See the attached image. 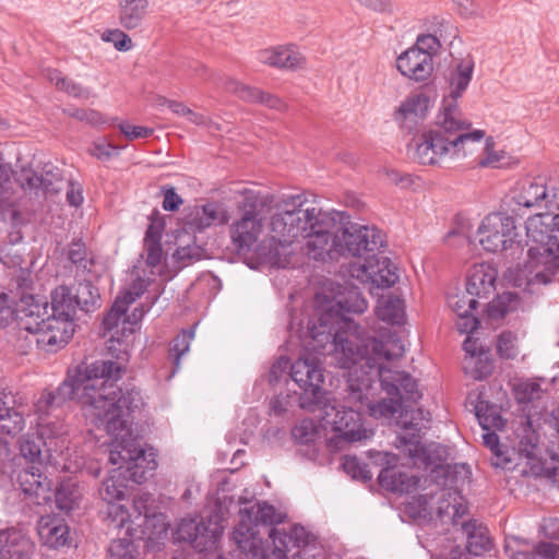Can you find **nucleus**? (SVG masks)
Wrapping results in <instances>:
<instances>
[{
  "instance_id": "5701e85b",
  "label": "nucleus",
  "mask_w": 559,
  "mask_h": 559,
  "mask_svg": "<svg viewBox=\"0 0 559 559\" xmlns=\"http://www.w3.org/2000/svg\"><path fill=\"white\" fill-rule=\"evenodd\" d=\"M498 270L491 263L474 264L467 275L466 292L478 298H488L496 290Z\"/></svg>"
},
{
  "instance_id": "393cba45",
  "label": "nucleus",
  "mask_w": 559,
  "mask_h": 559,
  "mask_svg": "<svg viewBox=\"0 0 559 559\" xmlns=\"http://www.w3.org/2000/svg\"><path fill=\"white\" fill-rule=\"evenodd\" d=\"M39 539L49 548H60L67 545L69 539V526L66 520L56 514L40 516L37 522Z\"/></svg>"
},
{
  "instance_id": "72a5a7b5",
  "label": "nucleus",
  "mask_w": 559,
  "mask_h": 559,
  "mask_svg": "<svg viewBox=\"0 0 559 559\" xmlns=\"http://www.w3.org/2000/svg\"><path fill=\"white\" fill-rule=\"evenodd\" d=\"M206 528L194 519H182L177 526L175 538L178 542L191 544L194 548L202 551L205 548L206 535L202 532Z\"/></svg>"
},
{
  "instance_id": "4c0bfd02",
  "label": "nucleus",
  "mask_w": 559,
  "mask_h": 559,
  "mask_svg": "<svg viewBox=\"0 0 559 559\" xmlns=\"http://www.w3.org/2000/svg\"><path fill=\"white\" fill-rule=\"evenodd\" d=\"M74 299L76 308L85 313L94 312L102 305L99 290L91 281L79 282Z\"/></svg>"
},
{
  "instance_id": "473e14b6",
  "label": "nucleus",
  "mask_w": 559,
  "mask_h": 559,
  "mask_svg": "<svg viewBox=\"0 0 559 559\" xmlns=\"http://www.w3.org/2000/svg\"><path fill=\"white\" fill-rule=\"evenodd\" d=\"M50 314L74 319L76 305L71 288L59 285L51 292Z\"/></svg>"
},
{
  "instance_id": "4468645a",
  "label": "nucleus",
  "mask_w": 559,
  "mask_h": 559,
  "mask_svg": "<svg viewBox=\"0 0 559 559\" xmlns=\"http://www.w3.org/2000/svg\"><path fill=\"white\" fill-rule=\"evenodd\" d=\"M415 419H417V417L413 415L412 420ZM423 427H425V425H420L419 423L414 424L411 421L406 424L403 433L396 438L395 447L404 454H407L415 465L420 464L425 467L435 465L431 469V477L436 483H439L440 478H447L450 472V465L436 463L430 451L421 442L423 436L420 431Z\"/></svg>"
},
{
  "instance_id": "1a4fd4ad",
  "label": "nucleus",
  "mask_w": 559,
  "mask_h": 559,
  "mask_svg": "<svg viewBox=\"0 0 559 559\" xmlns=\"http://www.w3.org/2000/svg\"><path fill=\"white\" fill-rule=\"evenodd\" d=\"M274 198L252 190L243 191V201L239 209L241 216L229 226L231 243L238 253H249L259 240L263 229L262 213L271 206Z\"/></svg>"
},
{
  "instance_id": "423d86ee",
  "label": "nucleus",
  "mask_w": 559,
  "mask_h": 559,
  "mask_svg": "<svg viewBox=\"0 0 559 559\" xmlns=\"http://www.w3.org/2000/svg\"><path fill=\"white\" fill-rule=\"evenodd\" d=\"M380 359H386L384 355L377 356L372 369L356 365L347 369V385L349 399L354 402H364L373 390L377 378L382 390L389 395L399 399L403 403H416L421 399L417 381L407 372L392 370L379 364Z\"/></svg>"
},
{
  "instance_id": "9d476101",
  "label": "nucleus",
  "mask_w": 559,
  "mask_h": 559,
  "mask_svg": "<svg viewBox=\"0 0 559 559\" xmlns=\"http://www.w3.org/2000/svg\"><path fill=\"white\" fill-rule=\"evenodd\" d=\"M519 438V456L526 460L531 474L545 478L559 489V456L551 453L549 461L542 457L539 435L530 419L522 426Z\"/></svg>"
},
{
  "instance_id": "c9c22d12",
  "label": "nucleus",
  "mask_w": 559,
  "mask_h": 559,
  "mask_svg": "<svg viewBox=\"0 0 559 559\" xmlns=\"http://www.w3.org/2000/svg\"><path fill=\"white\" fill-rule=\"evenodd\" d=\"M435 28L433 33L421 34L417 37L415 44L411 47L413 49H418L424 53H428L429 57L433 60V57L437 55L439 49L441 48L440 39L443 38V31L445 28L451 27L450 23L444 19H435Z\"/></svg>"
},
{
  "instance_id": "bf43d9fd",
  "label": "nucleus",
  "mask_w": 559,
  "mask_h": 559,
  "mask_svg": "<svg viewBox=\"0 0 559 559\" xmlns=\"http://www.w3.org/2000/svg\"><path fill=\"white\" fill-rule=\"evenodd\" d=\"M449 305L456 316L471 314L477 308L478 301L466 292L449 298Z\"/></svg>"
},
{
  "instance_id": "aec40b11",
  "label": "nucleus",
  "mask_w": 559,
  "mask_h": 559,
  "mask_svg": "<svg viewBox=\"0 0 559 559\" xmlns=\"http://www.w3.org/2000/svg\"><path fill=\"white\" fill-rule=\"evenodd\" d=\"M17 181L23 190L52 195L61 189L59 185L62 182V174L57 166L48 163L43 167L41 174L32 168H22Z\"/></svg>"
},
{
  "instance_id": "2eb2a0df",
  "label": "nucleus",
  "mask_w": 559,
  "mask_h": 559,
  "mask_svg": "<svg viewBox=\"0 0 559 559\" xmlns=\"http://www.w3.org/2000/svg\"><path fill=\"white\" fill-rule=\"evenodd\" d=\"M285 514L277 512L274 506L265 501L255 502L240 509V521L233 532L239 548L246 549L250 539L258 534V526L274 525L284 522Z\"/></svg>"
},
{
  "instance_id": "864d4df0",
  "label": "nucleus",
  "mask_w": 559,
  "mask_h": 559,
  "mask_svg": "<svg viewBox=\"0 0 559 559\" xmlns=\"http://www.w3.org/2000/svg\"><path fill=\"white\" fill-rule=\"evenodd\" d=\"M485 139V156L479 158L478 166L480 167H490V168H501L503 166V159L506 158V153L503 151L497 152L495 151V141L492 136Z\"/></svg>"
},
{
  "instance_id": "c756f323",
  "label": "nucleus",
  "mask_w": 559,
  "mask_h": 559,
  "mask_svg": "<svg viewBox=\"0 0 559 559\" xmlns=\"http://www.w3.org/2000/svg\"><path fill=\"white\" fill-rule=\"evenodd\" d=\"M379 485L394 493H408L417 488L418 478L408 476L393 467L382 468L378 475Z\"/></svg>"
},
{
  "instance_id": "58836bf2",
  "label": "nucleus",
  "mask_w": 559,
  "mask_h": 559,
  "mask_svg": "<svg viewBox=\"0 0 559 559\" xmlns=\"http://www.w3.org/2000/svg\"><path fill=\"white\" fill-rule=\"evenodd\" d=\"M82 493L79 485L72 479L63 480L55 490L57 508L69 513L79 506Z\"/></svg>"
},
{
  "instance_id": "603ef678",
  "label": "nucleus",
  "mask_w": 559,
  "mask_h": 559,
  "mask_svg": "<svg viewBox=\"0 0 559 559\" xmlns=\"http://www.w3.org/2000/svg\"><path fill=\"white\" fill-rule=\"evenodd\" d=\"M344 472L354 479L369 481L372 478L368 465L362 463L356 456L345 455L342 462Z\"/></svg>"
},
{
  "instance_id": "09e8293b",
  "label": "nucleus",
  "mask_w": 559,
  "mask_h": 559,
  "mask_svg": "<svg viewBox=\"0 0 559 559\" xmlns=\"http://www.w3.org/2000/svg\"><path fill=\"white\" fill-rule=\"evenodd\" d=\"M371 394V391L369 392L368 396ZM360 404H367L369 414L376 418H390L395 415V413L399 412V409L402 407L401 402L399 399L394 396H389V399H382L381 401H378L377 403H369V397L365 400L364 402H359Z\"/></svg>"
},
{
  "instance_id": "338daca9",
  "label": "nucleus",
  "mask_w": 559,
  "mask_h": 559,
  "mask_svg": "<svg viewBox=\"0 0 559 559\" xmlns=\"http://www.w3.org/2000/svg\"><path fill=\"white\" fill-rule=\"evenodd\" d=\"M69 116L90 124H102L105 122L103 115L95 109L75 108L68 111Z\"/></svg>"
},
{
  "instance_id": "20e7f679",
  "label": "nucleus",
  "mask_w": 559,
  "mask_h": 559,
  "mask_svg": "<svg viewBox=\"0 0 559 559\" xmlns=\"http://www.w3.org/2000/svg\"><path fill=\"white\" fill-rule=\"evenodd\" d=\"M76 399L87 416L105 425L107 433L119 435L123 426L121 419V406H126L124 400H118V404H105V395H99L97 385L87 383L79 366L55 391H45L36 403V409L48 413L53 407H59L69 400Z\"/></svg>"
},
{
  "instance_id": "13d9d810",
  "label": "nucleus",
  "mask_w": 559,
  "mask_h": 559,
  "mask_svg": "<svg viewBox=\"0 0 559 559\" xmlns=\"http://www.w3.org/2000/svg\"><path fill=\"white\" fill-rule=\"evenodd\" d=\"M516 335L511 331H503L499 337L497 343V352L500 357L506 359H513L518 355L516 348Z\"/></svg>"
},
{
  "instance_id": "bb28decb",
  "label": "nucleus",
  "mask_w": 559,
  "mask_h": 559,
  "mask_svg": "<svg viewBox=\"0 0 559 559\" xmlns=\"http://www.w3.org/2000/svg\"><path fill=\"white\" fill-rule=\"evenodd\" d=\"M118 23L128 31L142 27L150 9V0H117Z\"/></svg>"
},
{
  "instance_id": "39448f33",
  "label": "nucleus",
  "mask_w": 559,
  "mask_h": 559,
  "mask_svg": "<svg viewBox=\"0 0 559 559\" xmlns=\"http://www.w3.org/2000/svg\"><path fill=\"white\" fill-rule=\"evenodd\" d=\"M107 352L110 359H99L82 368L87 383L97 385L99 395H105L104 402L110 408V404H118V400H124L126 406H121V419L127 413H131L142 405L140 391L121 388L117 382L121 379L126 364L129 360V344L123 337L112 335L107 341Z\"/></svg>"
},
{
  "instance_id": "f257e3e1",
  "label": "nucleus",
  "mask_w": 559,
  "mask_h": 559,
  "mask_svg": "<svg viewBox=\"0 0 559 559\" xmlns=\"http://www.w3.org/2000/svg\"><path fill=\"white\" fill-rule=\"evenodd\" d=\"M335 307V312L329 311L318 320L308 321V335L312 341L309 345L317 354H323L325 346L331 343L334 359L343 369H352L356 365L372 369L377 356L384 355L386 360H391L403 354V346H399L397 353L391 354L383 342L368 336L366 330L348 317L349 313H364L368 308V301L358 288L353 287L341 294Z\"/></svg>"
},
{
  "instance_id": "dca6fc26",
  "label": "nucleus",
  "mask_w": 559,
  "mask_h": 559,
  "mask_svg": "<svg viewBox=\"0 0 559 559\" xmlns=\"http://www.w3.org/2000/svg\"><path fill=\"white\" fill-rule=\"evenodd\" d=\"M31 329L38 334L37 344L50 347L51 350L69 343L75 331L74 319L49 314L40 323H34Z\"/></svg>"
},
{
  "instance_id": "49530a36",
  "label": "nucleus",
  "mask_w": 559,
  "mask_h": 559,
  "mask_svg": "<svg viewBox=\"0 0 559 559\" xmlns=\"http://www.w3.org/2000/svg\"><path fill=\"white\" fill-rule=\"evenodd\" d=\"M558 552V545L550 542H539L528 550L515 551L512 559H556Z\"/></svg>"
},
{
  "instance_id": "ea45409f",
  "label": "nucleus",
  "mask_w": 559,
  "mask_h": 559,
  "mask_svg": "<svg viewBox=\"0 0 559 559\" xmlns=\"http://www.w3.org/2000/svg\"><path fill=\"white\" fill-rule=\"evenodd\" d=\"M521 304V299L516 293L507 292L498 295L489 302L487 314L493 320L504 318L509 312L515 311Z\"/></svg>"
},
{
  "instance_id": "79ce46f5",
  "label": "nucleus",
  "mask_w": 559,
  "mask_h": 559,
  "mask_svg": "<svg viewBox=\"0 0 559 559\" xmlns=\"http://www.w3.org/2000/svg\"><path fill=\"white\" fill-rule=\"evenodd\" d=\"M194 334L195 328L191 326L181 330V332L171 341L168 356L174 365L173 374L180 368V358L189 352L190 343L194 338Z\"/></svg>"
},
{
  "instance_id": "4d7b16f0",
  "label": "nucleus",
  "mask_w": 559,
  "mask_h": 559,
  "mask_svg": "<svg viewBox=\"0 0 559 559\" xmlns=\"http://www.w3.org/2000/svg\"><path fill=\"white\" fill-rule=\"evenodd\" d=\"M218 218L217 206L214 203H206L197 210L195 217L191 223L197 229L202 230L213 225Z\"/></svg>"
},
{
  "instance_id": "6e6d98bb",
  "label": "nucleus",
  "mask_w": 559,
  "mask_h": 559,
  "mask_svg": "<svg viewBox=\"0 0 559 559\" xmlns=\"http://www.w3.org/2000/svg\"><path fill=\"white\" fill-rule=\"evenodd\" d=\"M109 559H135L132 550V537H118L108 547Z\"/></svg>"
},
{
  "instance_id": "37998d69",
  "label": "nucleus",
  "mask_w": 559,
  "mask_h": 559,
  "mask_svg": "<svg viewBox=\"0 0 559 559\" xmlns=\"http://www.w3.org/2000/svg\"><path fill=\"white\" fill-rule=\"evenodd\" d=\"M68 259L78 269L91 272L94 265V258L88 253L85 242L81 238H74L68 246L67 250Z\"/></svg>"
},
{
  "instance_id": "a18cd8bd",
  "label": "nucleus",
  "mask_w": 559,
  "mask_h": 559,
  "mask_svg": "<svg viewBox=\"0 0 559 559\" xmlns=\"http://www.w3.org/2000/svg\"><path fill=\"white\" fill-rule=\"evenodd\" d=\"M227 92L237 96L240 100L249 104H259L262 90L255 86L245 84L236 79H227L225 82Z\"/></svg>"
},
{
  "instance_id": "f3484780",
  "label": "nucleus",
  "mask_w": 559,
  "mask_h": 559,
  "mask_svg": "<svg viewBox=\"0 0 559 559\" xmlns=\"http://www.w3.org/2000/svg\"><path fill=\"white\" fill-rule=\"evenodd\" d=\"M41 464H27L17 473L16 480L24 495L37 506L52 498L51 481L43 474Z\"/></svg>"
},
{
  "instance_id": "8fccbe9b",
  "label": "nucleus",
  "mask_w": 559,
  "mask_h": 559,
  "mask_svg": "<svg viewBox=\"0 0 559 559\" xmlns=\"http://www.w3.org/2000/svg\"><path fill=\"white\" fill-rule=\"evenodd\" d=\"M44 441L35 435H27L20 441V451L22 456L27 460V464H41V445Z\"/></svg>"
},
{
  "instance_id": "6e6552de",
  "label": "nucleus",
  "mask_w": 559,
  "mask_h": 559,
  "mask_svg": "<svg viewBox=\"0 0 559 559\" xmlns=\"http://www.w3.org/2000/svg\"><path fill=\"white\" fill-rule=\"evenodd\" d=\"M123 416V426L119 435L109 433L116 439L115 450L110 452L109 461L119 465V469H126L128 480L143 484L151 478L157 468L156 454L152 449L147 452L140 444L138 438H131L128 421Z\"/></svg>"
},
{
  "instance_id": "c03bdc74",
  "label": "nucleus",
  "mask_w": 559,
  "mask_h": 559,
  "mask_svg": "<svg viewBox=\"0 0 559 559\" xmlns=\"http://www.w3.org/2000/svg\"><path fill=\"white\" fill-rule=\"evenodd\" d=\"M476 417L483 430H502L506 426L504 418L488 403L480 402L476 405Z\"/></svg>"
},
{
  "instance_id": "680f3d73",
  "label": "nucleus",
  "mask_w": 559,
  "mask_h": 559,
  "mask_svg": "<svg viewBox=\"0 0 559 559\" xmlns=\"http://www.w3.org/2000/svg\"><path fill=\"white\" fill-rule=\"evenodd\" d=\"M317 433V427L311 419H302L292 430L293 437L301 444H308L312 442Z\"/></svg>"
},
{
  "instance_id": "f704fd0d",
  "label": "nucleus",
  "mask_w": 559,
  "mask_h": 559,
  "mask_svg": "<svg viewBox=\"0 0 559 559\" xmlns=\"http://www.w3.org/2000/svg\"><path fill=\"white\" fill-rule=\"evenodd\" d=\"M127 487L128 478L118 467L103 481L99 496L106 502L123 500Z\"/></svg>"
},
{
  "instance_id": "7ed1b4c3",
  "label": "nucleus",
  "mask_w": 559,
  "mask_h": 559,
  "mask_svg": "<svg viewBox=\"0 0 559 559\" xmlns=\"http://www.w3.org/2000/svg\"><path fill=\"white\" fill-rule=\"evenodd\" d=\"M293 380L300 388L299 406L308 412H319L322 426H330L335 436L328 440L330 449H341L346 443L369 438L362 428L361 414L352 407L337 405L322 389L323 368L309 359H299L292 368Z\"/></svg>"
},
{
  "instance_id": "412c9836",
  "label": "nucleus",
  "mask_w": 559,
  "mask_h": 559,
  "mask_svg": "<svg viewBox=\"0 0 559 559\" xmlns=\"http://www.w3.org/2000/svg\"><path fill=\"white\" fill-rule=\"evenodd\" d=\"M254 58L261 64L285 70L301 69L306 63L305 57L293 45L259 49Z\"/></svg>"
},
{
  "instance_id": "5fc2aeb1",
  "label": "nucleus",
  "mask_w": 559,
  "mask_h": 559,
  "mask_svg": "<svg viewBox=\"0 0 559 559\" xmlns=\"http://www.w3.org/2000/svg\"><path fill=\"white\" fill-rule=\"evenodd\" d=\"M126 29L112 28L102 33L100 38L105 43H110L118 51H129L133 47L131 37L124 32Z\"/></svg>"
},
{
  "instance_id": "e433bc0d",
  "label": "nucleus",
  "mask_w": 559,
  "mask_h": 559,
  "mask_svg": "<svg viewBox=\"0 0 559 559\" xmlns=\"http://www.w3.org/2000/svg\"><path fill=\"white\" fill-rule=\"evenodd\" d=\"M9 219L12 225V229L8 233L5 240L0 246V261L4 265L14 264L15 261L10 255V246H14L20 243L23 240V234L20 229L22 225V215L19 210L14 207H10L9 211Z\"/></svg>"
},
{
  "instance_id": "052dcab7",
  "label": "nucleus",
  "mask_w": 559,
  "mask_h": 559,
  "mask_svg": "<svg viewBox=\"0 0 559 559\" xmlns=\"http://www.w3.org/2000/svg\"><path fill=\"white\" fill-rule=\"evenodd\" d=\"M126 146L116 145L108 142L106 139L95 141L91 148V155L100 159L108 160L112 156H118Z\"/></svg>"
},
{
  "instance_id": "6ab92c4d",
  "label": "nucleus",
  "mask_w": 559,
  "mask_h": 559,
  "mask_svg": "<svg viewBox=\"0 0 559 559\" xmlns=\"http://www.w3.org/2000/svg\"><path fill=\"white\" fill-rule=\"evenodd\" d=\"M383 253L384 251L380 249L377 253H371L369 258H366V261L359 266L361 275L358 274L357 277L370 282L377 287L393 286L399 280L397 269Z\"/></svg>"
},
{
  "instance_id": "a19ab883",
  "label": "nucleus",
  "mask_w": 559,
  "mask_h": 559,
  "mask_svg": "<svg viewBox=\"0 0 559 559\" xmlns=\"http://www.w3.org/2000/svg\"><path fill=\"white\" fill-rule=\"evenodd\" d=\"M107 521H108V528L112 531H121L126 528V536L124 537H133L135 530H133L130 526V513L128 509L114 502H107Z\"/></svg>"
},
{
  "instance_id": "a211bd4d",
  "label": "nucleus",
  "mask_w": 559,
  "mask_h": 559,
  "mask_svg": "<svg viewBox=\"0 0 559 559\" xmlns=\"http://www.w3.org/2000/svg\"><path fill=\"white\" fill-rule=\"evenodd\" d=\"M334 224L328 217L322 219L321 228H313L305 238L307 239V253L313 260H334L338 258L337 230L332 231Z\"/></svg>"
},
{
  "instance_id": "c85d7f7f",
  "label": "nucleus",
  "mask_w": 559,
  "mask_h": 559,
  "mask_svg": "<svg viewBox=\"0 0 559 559\" xmlns=\"http://www.w3.org/2000/svg\"><path fill=\"white\" fill-rule=\"evenodd\" d=\"M270 538L274 544L275 551L281 554H286L295 547H306L314 542V536L304 526L298 524L292 526L289 533L272 527L270 531Z\"/></svg>"
},
{
  "instance_id": "cd10ccee",
  "label": "nucleus",
  "mask_w": 559,
  "mask_h": 559,
  "mask_svg": "<svg viewBox=\"0 0 559 559\" xmlns=\"http://www.w3.org/2000/svg\"><path fill=\"white\" fill-rule=\"evenodd\" d=\"M50 314L49 302L37 298L33 295L23 296L21 298L17 316L21 328L29 333L35 334V330L31 329L34 323H40Z\"/></svg>"
},
{
  "instance_id": "9b49d317",
  "label": "nucleus",
  "mask_w": 559,
  "mask_h": 559,
  "mask_svg": "<svg viewBox=\"0 0 559 559\" xmlns=\"http://www.w3.org/2000/svg\"><path fill=\"white\" fill-rule=\"evenodd\" d=\"M512 200L516 205L526 209L544 207L547 214L554 216V229H559V188L549 192L546 177H530L518 182Z\"/></svg>"
},
{
  "instance_id": "f03ea898",
  "label": "nucleus",
  "mask_w": 559,
  "mask_h": 559,
  "mask_svg": "<svg viewBox=\"0 0 559 559\" xmlns=\"http://www.w3.org/2000/svg\"><path fill=\"white\" fill-rule=\"evenodd\" d=\"M475 62L472 56L461 59L448 76L449 95L444 96L433 124L416 143L414 159L421 165H436L445 156L465 157L485 136V130L472 129V122L463 117L459 99L468 87Z\"/></svg>"
},
{
  "instance_id": "4be33fe9",
  "label": "nucleus",
  "mask_w": 559,
  "mask_h": 559,
  "mask_svg": "<svg viewBox=\"0 0 559 559\" xmlns=\"http://www.w3.org/2000/svg\"><path fill=\"white\" fill-rule=\"evenodd\" d=\"M396 68L403 76L415 82H424L433 72V60L428 53L409 47L397 57Z\"/></svg>"
},
{
  "instance_id": "a878e982",
  "label": "nucleus",
  "mask_w": 559,
  "mask_h": 559,
  "mask_svg": "<svg viewBox=\"0 0 559 559\" xmlns=\"http://www.w3.org/2000/svg\"><path fill=\"white\" fill-rule=\"evenodd\" d=\"M429 108V99L423 94L408 96L396 109L395 120L404 129L412 130L421 123Z\"/></svg>"
},
{
  "instance_id": "de8ad7c7",
  "label": "nucleus",
  "mask_w": 559,
  "mask_h": 559,
  "mask_svg": "<svg viewBox=\"0 0 559 559\" xmlns=\"http://www.w3.org/2000/svg\"><path fill=\"white\" fill-rule=\"evenodd\" d=\"M309 359L314 364H318L320 367H322L320 359L317 357V355H313L311 353L301 355L297 360H295L293 364H290V360L286 356H281L270 368L269 371V382L270 383H276L281 380V378L286 373L287 369L290 370L289 376L293 379V366L299 360V359Z\"/></svg>"
},
{
  "instance_id": "3c124183",
  "label": "nucleus",
  "mask_w": 559,
  "mask_h": 559,
  "mask_svg": "<svg viewBox=\"0 0 559 559\" xmlns=\"http://www.w3.org/2000/svg\"><path fill=\"white\" fill-rule=\"evenodd\" d=\"M25 427L23 415L16 411L9 408V414L2 415L0 418V435L8 437L17 436Z\"/></svg>"
},
{
  "instance_id": "0eeeda50",
  "label": "nucleus",
  "mask_w": 559,
  "mask_h": 559,
  "mask_svg": "<svg viewBox=\"0 0 559 559\" xmlns=\"http://www.w3.org/2000/svg\"><path fill=\"white\" fill-rule=\"evenodd\" d=\"M307 203L306 194L299 193L286 195L277 205L278 212L271 218V230L280 243L292 245L313 228L322 227L326 214L316 206H305Z\"/></svg>"
},
{
  "instance_id": "7c9ffc66",
  "label": "nucleus",
  "mask_w": 559,
  "mask_h": 559,
  "mask_svg": "<svg viewBox=\"0 0 559 559\" xmlns=\"http://www.w3.org/2000/svg\"><path fill=\"white\" fill-rule=\"evenodd\" d=\"M376 314L388 324L402 325L405 322L404 300L396 295L381 297L376 306Z\"/></svg>"
},
{
  "instance_id": "ddd939ff",
  "label": "nucleus",
  "mask_w": 559,
  "mask_h": 559,
  "mask_svg": "<svg viewBox=\"0 0 559 559\" xmlns=\"http://www.w3.org/2000/svg\"><path fill=\"white\" fill-rule=\"evenodd\" d=\"M338 257L350 255L357 258H369L385 247L383 235L380 229L372 226L352 224L348 227L337 228Z\"/></svg>"
},
{
  "instance_id": "69168bd1",
  "label": "nucleus",
  "mask_w": 559,
  "mask_h": 559,
  "mask_svg": "<svg viewBox=\"0 0 559 559\" xmlns=\"http://www.w3.org/2000/svg\"><path fill=\"white\" fill-rule=\"evenodd\" d=\"M144 253L146 254L145 263L147 266L156 267L159 265L163 259L162 241H144Z\"/></svg>"
},
{
  "instance_id": "e2e57ef3",
  "label": "nucleus",
  "mask_w": 559,
  "mask_h": 559,
  "mask_svg": "<svg viewBox=\"0 0 559 559\" xmlns=\"http://www.w3.org/2000/svg\"><path fill=\"white\" fill-rule=\"evenodd\" d=\"M120 132L128 141L150 138L154 133V129L143 126L131 124L127 120H122L117 124Z\"/></svg>"
},
{
  "instance_id": "0e129e2a",
  "label": "nucleus",
  "mask_w": 559,
  "mask_h": 559,
  "mask_svg": "<svg viewBox=\"0 0 559 559\" xmlns=\"http://www.w3.org/2000/svg\"><path fill=\"white\" fill-rule=\"evenodd\" d=\"M473 364V370L471 372L475 380H483L491 374L493 365L492 361L484 355H479L474 360H469L468 365Z\"/></svg>"
},
{
  "instance_id": "f8f14e48",
  "label": "nucleus",
  "mask_w": 559,
  "mask_h": 559,
  "mask_svg": "<svg viewBox=\"0 0 559 559\" xmlns=\"http://www.w3.org/2000/svg\"><path fill=\"white\" fill-rule=\"evenodd\" d=\"M515 230L512 216L503 213L489 214L478 227L479 243L489 252H503L513 248L522 251Z\"/></svg>"
},
{
  "instance_id": "2f4dec72",
  "label": "nucleus",
  "mask_w": 559,
  "mask_h": 559,
  "mask_svg": "<svg viewBox=\"0 0 559 559\" xmlns=\"http://www.w3.org/2000/svg\"><path fill=\"white\" fill-rule=\"evenodd\" d=\"M466 534V550L473 556H480L490 548L489 532L486 526L476 521H468L463 525Z\"/></svg>"
},
{
  "instance_id": "774afa93",
  "label": "nucleus",
  "mask_w": 559,
  "mask_h": 559,
  "mask_svg": "<svg viewBox=\"0 0 559 559\" xmlns=\"http://www.w3.org/2000/svg\"><path fill=\"white\" fill-rule=\"evenodd\" d=\"M162 192L164 195L163 200V209L167 212L177 211L180 205L183 203V200L176 192L175 187L166 185L162 187Z\"/></svg>"
},
{
  "instance_id": "b1692460",
  "label": "nucleus",
  "mask_w": 559,
  "mask_h": 559,
  "mask_svg": "<svg viewBox=\"0 0 559 559\" xmlns=\"http://www.w3.org/2000/svg\"><path fill=\"white\" fill-rule=\"evenodd\" d=\"M35 544L21 530L0 531V559H33Z\"/></svg>"
}]
</instances>
